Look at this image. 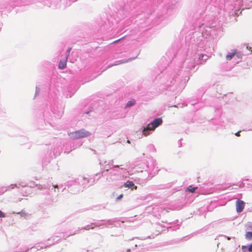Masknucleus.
I'll return each instance as SVG.
<instances>
[{
  "label": "nucleus",
  "instance_id": "10",
  "mask_svg": "<svg viewBox=\"0 0 252 252\" xmlns=\"http://www.w3.org/2000/svg\"><path fill=\"white\" fill-rule=\"evenodd\" d=\"M149 130H150L148 129L147 128V127L146 128H145L143 130V134L146 136L148 135L149 134V132H148Z\"/></svg>",
  "mask_w": 252,
  "mask_h": 252
},
{
  "label": "nucleus",
  "instance_id": "3",
  "mask_svg": "<svg viewBox=\"0 0 252 252\" xmlns=\"http://www.w3.org/2000/svg\"><path fill=\"white\" fill-rule=\"evenodd\" d=\"M236 206L237 212L240 213L243 211L244 208L245 203L242 200H238L236 202Z\"/></svg>",
  "mask_w": 252,
  "mask_h": 252
},
{
  "label": "nucleus",
  "instance_id": "18",
  "mask_svg": "<svg viewBox=\"0 0 252 252\" xmlns=\"http://www.w3.org/2000/svg\"><path fill=\"white\" fill-rule=\"evenodd\" d=\"M127 143H130V141L128 140H127Z\"/></svg>",
  "mask_w": 252,
  "mask_h": 252
},
{
  "label": "nucleus",
  "instance_id": "2",
  "mask_svg": "<svg viewBox=\"0 0 252 252\" xmlns=\"http://www.w3.org/2000/svg\"><path fill=\"white\" fill-rule=\"evenodd\" d=\"M162 120L161 118H158L154 120V121L148 124L147 126V128L150 130H153L155 129L161 123Z\"/></svg>",
  "mask_w": 252,
  "mask_h": 252
},
{
  "label": "nucleus",
  "instance_id": "7",
  "mask_svg": "<svg viewBox=\"0 0 252 252\" xmlns=\"http://www.w3.org/2000/svg\"><path fill=\"white\" fill-rule=\"evenodd\" d=\"M136 103V101L134 99H131L127 102L126 105V108L131 107L134 105Z\"/></svg>",
  "mask_w": 252,
  "mask_h": 252
},
{
  "label": "nucleus",
  "instance_id": "16",
  "mask_svg": "<svg viewBox=\"0 0 252 252\" xmlns=\"http://www.w3.org/2000/svg\"><path fill=\"white\" fill-rule=\"evenodd\" d=\"M235 135L237 136H239L240 135L239 134V132H237Z\"/></svg>",
  "mask_w": 252,
  "mask_h": 252
},
{
  "label": "nucleus",
  "instance_id": "12",
  "mask_svg": "<svg viewBox=\"0 0 252 252\" xmlns=\"http://www.w3.org/2000/svg\"><path fill=\"white\" fill-rule=\"evenodd\" d=\"M5 217V214L0 210V218H4Z\"/></svg>",
  "mask_w": 252,
  "mask_h": 252
},
{
  "label": "nucleus",
  "instance_id": "20",
  "mask_svg": "<svg viewBox=\"0 0 252 252\" xmlns=\"http://www.w3.org/2000/svg\"><path fill=\"white\" fill-rule=\"evenodd\" d=\"M203 57V55H201V57Z\"/></svg>",
  "mask_w": 252,
  "mask_h": 252
},
{
  "label": "nucleus",
  "instance_id": "9",
  "mask_svg": "<svg viewBox=\"0 0 252 252\" xmlns=\"http://www.w3.org/2000/svg\"><path fill=\"white\" fill-rule=\"evenodd\" d=\"M245 236L246 239L251 240L252 239V232H247L245 235Z\"/></svg>",
  "mask_w": 252,
  "mask_h": 252
},
{
  "label": "nucleus",
  "instance_id": "11",
  "mask_svg": "<svg viewBox=\"0 0 252 252\" xmlns=\"http://www.w3.org/2000/svg\"><path fill=\"white\" fill-rule=\"evenodd\" d=\"M242 250L243 252H250L248 251V247L247 246H242Z\"/></svg>",
  "mask_w": 252,
  "mask_h": 252
},
{
  "label": "nucleus",
  "instance_id": "6",
  "mask_svg": "<svg viewBox=\"0 0 252 252\" xmlns=\"http://www.w3.org/2000/svg\"><path fill=\"white\" fill-rule=\"evenodd\" d=\"M237 54V51L236 50H233L231 53H228L226 56V59L227 60L230 61L231 59L234 57Z\"/></svg>",
  "mask_w": 252,
  "mask_h": 252
},
{
  "label": "nucleus",
  "instance_id": "17",
  "mask_svg": "<svg viewBox=\"0 0 252 252\" xmlns=\"http://www.w3.org/2000/svg\"><path fill=\"white\" fill-rule=\"evenodd\" d=\"M227 240H229L230 239V237H228L227 238Z\"/></svg>",
  "mask_w": 252,
  "mask_h": 252
},
{
  "label": "nucleus",
  "instance_id": "8",
  "mask_svg": "<svg viewBox=\"0 0 252 252\" xmlns=\"http://www.w3.org/2000/svg\"><path fill=\"white\" fill-rule=\"evenodd\" d=\"M197 189V187H193L192 188L191 186H189V187H188L187 189V190L189 191V192H194L195 190Z\"/></svg>",
  "mask_w": 252,
  "mask_h": 252
},
{
  "label": "nucleus",
  "instance_id": "15",
  "mask_svg": "<svg viewBox=\"0 0 252 252\" xmlns=\"http://www.w3.org/2000/svg\"><path fill=\"white\" fill-rule=\"evenodd\" d=\"M121 39H122V38L119 39H118V40H116V41H114V42H113V43H117V42H118L119 41H120L121 40Z\"/></svg>",
  "mask_w": 252,
  "mask_h": 252
},
{
  "label": "nucleus",
  "instance_id": "13",
  "mask_svg": "<svg viewBox=\"0 0 252 252\" xmlns=\"http://www.w3.org/2000/svg\"><path fill=\"white\" fill-rule=\"evenodd\" d=\"M123 196V194H120L117 198V200H119L121 198H122Z\"/></svg>",
  "mask_w": 252,
  "mask_h": 252
},
{
  "label": "nucleus",
  "instance_id": "4",
  "mask_svg": "<svg viewBox=\"0 0 252 252\" xmlns=\"http://www.w3.org/2000/svg\"><path fill=\"white\" fill-rule=\"evenodd\" d=\"M68 58V55H66L65 58L64 60H61L59 64V68L61 69L65 68L66 66L67 61Z\"/></svg>",
  "mask_w": 252,
  "mask_h": 252
},
{
  "label": "nucleus",
  "instance_id": "1",
  "mask_svg": "<svg viewBox=\"0 0 252 252\" xmlns=\"http://www.w3.org/2000/svg\"><path fill=\"white\" fill-rule=\"evenodd\" d=\"M69 136L72 139H78L86 137L91 135L90 132L84 129H81L75 131H73L68 133Z\"/></svg>",
  "mask_w": 252,
  "mask_h": 252
},
{
  "label": "nucleus",
  "instance_id": "14",
  "mask_svg": "<svg viewBox=\"0 0 252 252\" xmlns=\"http://www.w3.org/2000/svg\"><path fill=\"white\" fill-rule=\"evenodd\" d=\"M71 50V48H69L67 51V54L66 55H68V56L69 55V53L70 52V50Z\"/></svg>",
  "mask_w": 252,
  "mask_h": 252
},
{
  "label": "nucleus",
  "instance_id": "5",
  "mask_svg": "<svg viewBox=\"0 0 252 252\" xmlns=\"http://www.w3.org/2000/svg\"><path fill=\"white\" fill-rule=\"evenodd\" d=\"M124 186L125 187L131 188V189H136L137 188V186H135L133 183L130 181H127L126 183L124 184Z\"/></svg>",
  "mask_w": 252,
  "mask_h": 252
},
{
  "label": "nucleus",
  "instance_id": "19",
  "mask_svg": "<svg viewBox=\"0 0 252 252\" xmlns=\"http://www.w3.org/2000/svg\"><path fill=\"white\" fill-rule=\"evenodd\" d=\"M55 188H58V186L57 185H56L54 186Z\"/></svg>",
  "mask_w": 252,
  "mask_h": 252
}]
</instances>
